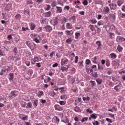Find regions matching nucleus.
Wrapping results in <instances>:
<instances>
[{"label":"nucleus","instance_id":"nucleus-19","mask_svg":"<svg viewBox=\"0 0 125 125\" xmlns=\"http://www.w3.org/2000/svg\"><path fill=\"white\" fill-rule=\"evenodd\" d=\"M112 64L114 66H117V65H119V61L118 60H114L112 61Z\"/></svg>","mask_w":125,"mask_h":125},{"label":"nucleus","instance_id":"nucleus-17","mask_svg":"<svg viewBox=\"0 0 125 125\" xmlns=\"http://www.w3.org/2000/svg\"><path fill=\"white\" fill-rule=\"evenodd\" d=\"M117 49L119 52H122L124 49V48H123L121 45L119 44L117 46Z\"/></svg>","mask_w":125,"mask_h":125},{"label":"nucleus","instance_id":"nucleus-21","mask_svg":"<svg viewBox=\"0 0 125 125\" xmlns=\"http://www.w3.org/2000/svg\"><path fill=\"white\" fill-rule=\"evenodd\" d=\"M95 4H102V0H94Z\"/></svg>","mask_w":125,"mask_h":125},{"label":"nucleus","instance_id":"nucleus-11","mask_svg":"<svg viewBox=\"0 0 125 125\" xmlns=\"http://www.w3.org/2000/svg\"><path fill=\"white\" fill-rule=\"evenodd\" d=\"M43 95H44L43 91H40V90L38 91V93L37 94L38 97H39V98H41L42 96H43Z\"/></svg>","mask_w":125,"mask_h":125},{"label":"nucleus","instance_id":"nucleus-37","mask_svg":"<svg viewBox=\"0 0 125 125\" xmlns=\"http://www.w3.org/2000/svg\"><path fill=\"white\" fill-rule=\"evenodd\" d=\"M47 21L46 20L43 19L41 21V24H47Z\"/></svg>","mask_w":125,"mask_h":125},{"label":"nucleus","instance_id":"nucleus-28","mask_svg":"<svg viewBox=\"0 0 125 125\" xmlns=\"http://www.w3.org/2000/svg\"><path fill=\"white\" fill-rule=\"evenodd\" d=\"M13 60H14L15 62H16L19 60H21V57L18 58L17 56H15L13 57Z\"/></svg>","mask_w":125,"mask_h":125},{"label":"nucleus","instance_id":"nucleus-5","mask_svg":"<svg viewBox=\"0 0 125 125\" xmlns=\"http://www.w3.org/2000/svg\"><path fill=\"white\" fill-rule=\"evenodd\" d=\"M44 28L46 30V32H48V33H50V32H52V27H51L49 25H46Z\"/></svg>","mask_w":125,"mask_h":125},{"label":"nucleus","instance_id":"nucleus-14","mask_svg":"<svg viewBox=\"0 0 125 125\" xmlns=\"http://www.w3.org/2000/svg\"><path fill=\"white\" fill-rule=\"evenodd\" d=\"M29 26L30 27V30L32 31H34L35 28H36V24H34V23H29Z\"/></svg>","mask_w":125,"mask_h":125},{"label":"nucleus","instance_id":"nucleus-4","mask_svg":"<svg viewBox=\"0 0 125 125\" xmlns=\"http://www.w3.org/2000/svg\"><path fill=\"white\" fill-rule=\"evenodd\" d=\"M54 108L56 111H63V107L60 106L59 104H55Z\"/></svg>","mask_w":125,"mask_h":125},{"label":"nucleus","instance_id":"nucleus-45","mask_svg":"<svg viewBox=\"0 0 125 125\" xmlns=\"http://www.w3.org/2000/svg\"><path fill=\"white\" fill-rule=\"evenodd\" d=\"M59 103H60V105H61V106H64V105L66 104V103H65V102L63 101H60Z\"/></svg>","mask_w":125,"mask_h":125},{"label":"nucleus","instance_id":"nucleus-9","mask_svg":"<svg viewBox=\"0 0 125 125\" xmlns=\"http://www.w3.org/2000/svg\"><path fill=\"white\" fill-rule=\"evenodd\" d=\"M57 13H62V7L57 6L56 7Z\"/></svg>","mask_w":125,"mask_h":125},{"label":"nucleus","instance_id":"nucleus-61","mask_svg":"<svg viewBox=\"0 0 125 125\" xmlns=\"http://www.w3.org/2000/svg\"><path fill=\"white\" fill-rule=\"evenodd\" d=\"M90 83H91L92 86H94L95 85V81H90Z\"/></svg>","mask_w":125,"mask_h":125},{"label":"nucleus","instance_id":"nucleus-57","mask_svg":"<svg viewBox=\"0 0 125 125\" xmlns=\"http://www.w3.org/2000/svg\"><path fill=\"white\" fill-rule=\"evenodd\" d=\"M32 105L33 104H32V103L29 102L27 103V107H28V108H32Z\"/></svg>","mask_w":125,"mask_h":125},{"label":"nucleus","instance_id":"nucleus-44","mask_svg":"<svg viewBox=\"0 0 125 125\" xmlns=\"http://www.w3.org/2000/svg\"><path fill=\"white\" fill-rule=\"evenodd\" d=\"M83 5H87V4H88V1H87V0H84L83 1Z\"/></svg>","mask_w":125,"mask_h":125},{"label":"nucleus","instance_id":"nucleus-23","mask_svg":"<svg viewBox=\"0 0 125 125\" xmlns=\"http://www.w3.org/2000/svg\"><path fill=\"white\" fill-rule=\"evenodd\" d=\"M74 110L76 112V113H80L81 112V108L78 106H76L74 108Z\"/></svg>","mask_w":125,"mask_h":125},{"label":"nucleus","instance_id":"nucleus-15","mask_svg":"<svg viewBox=\"0 0 125 125\" xmlns=\"http://www.w3.org/2000/svg\"><path fill=\"white\" fill-rule=\"evenodd\" d=\"M66 36H72L74 32L73 31L71 30H66Z\"/></svg>","mask_w":125,"mask_h":125},{"label":"nucleus","instance_id":"nucleus-2","mask_svg":"<svg viewBox=\"0 0 125 125\" xmlns=\"http://www.w3.org/2000/svg\"><path fill=\"white\" fill-rule=\"evenodd\" d=\"M69 62V60H68V59L66 58H63L61 60V66H63V65H67L68 64V62Z\"/></svg>","mask_w":125,"mask_h":125},{"label":"nucleus","instance_id":"nucleus-50","mask_svg":"<svg viewBox=\"0 0 125 125\" xmlns=\"http://www.w3.org/2000/svg\"><path fill=\"white\" fill-rule=\"evenodd\" d=\"M81 34L80 33H75V39H78L79 38V36H80Z\"/></svg>","mask_w":125,"mask_h":125},{"label":"nucleus","instance_id":"nucleus-49","mask_svg":"<svg viewBox=\"0 0 125 125\" xmlns=\"http://www.w3.org/2000/svg\"><path fill=\"white\" fill-rule=\"evenodd\" d=\"M105 65L107 67H110V60H108L107 62H106Z\"/></svg>","mask_w":125,"mask_h":125},{"label":"nucleus","instance_id":"nucleus-36","mask_svg":"<svg viewBox=\"0 0 125 125\" xmlns=\"http://www.w3.org/2000/svg\"><path fill=\"white\" fill-rule=\"evenodd\" d=\"M67 99V95L64 94L61 96V99H62V100H64V99Z\"/></svg>","mask_w":125,"mask_h":125},{"label":"nucleus","instance_id":"nucleus-16","mask_svg":"<svg viewBox=\"0 0 125 125\" xmlns=\"http://www.w3.org/2000/svg\"><path fill=\"white\" fill-rule=\"evenodd\" d=\"M9 81H13V78H14V74L13 73H10L9 74Z\"/></svg>","mask_w":125,"mask_h":125},{"label":"nucleus","instance_id":"nucleus-52","mask_svg":"<svg viewBox=\"0 0 125 125\" xmlns=\"http://www.w3.org/2000/svg\"><path fill=\"white\" fill-rule=\"evenodd\" d=\"M34 41L35 42H36V43H40V40L38 39V38H35Z\"/></svg>","mask_w":125,"mask_h":125},{"label":"nucleus","instance_id":"nucleus-53","mask_svg":"<svg viewBox=\"0 0 125 125\" xmlns=\"http://www.w3.org/2000/svg\"><path fill=\"white\" fill-rule=\"evenodd\" d=\"M117 4L118 5V6H121V5L123 4V3H122V1L119 0L117 2Z\"/></svg>","mask_w":125,"mask_h":125},{"label":"nucleus","instance_id":"nucleus-47","mask_svg":"<svg viewBox=\"0 0 125 125\" xmlns=\"http://www.w3.org/2000/svg\"><path fill=\"white\" fill-rule=\"evenodd\" d=\"M35 66L38 67V68H41L42 67L41 62L36 63Z\"/></svg>","mask_w":125,"mask_h":125},{"label":"nucleus","instance_id":"nucleus-35","mask_svg":"<svg viewBox=\"0 0 125 125\" xmlns=\"http://www.w3.org/2000/svg\"><path fill=\"white\" fill-rule=\"evenodd\" d=\"M15 18L17 19V20H20L21 19V15H20V14H18L15 16Z\"/></svg>","mask_w":125,"mask_h":125},{"label":"nucleus","instance_id":"nucleus-31","mask_svg":"<svg viewBox=\"0 0 125 125\" xmlns=\"http://www.w3.org/2000/svg\"><path fill=\"white\" fill-rule=\"evenodd\" d=\"M109 17L113 20H115V19H116V16L115 15V14H110Z\"/></svg>","mask_w":125,"mask_h":125},{"label":"nucleus","instance_id":"nucleus-24","mask_svg":"<svg viewBox=\"0 0 125 125\" xmlns=\"http://www.w3.org/2000/svg\"><path fill=\"white\" fill-rule=\"evenodd\" d=\"M90 117H91L93 120H96V119H97V115L95 113L91 114Z\"/></svg>","mask_w":125,"mask_h":125},{"label":"nucleus","instance_id":"nucleus-26","mask_svg":"<svg viewBox=\"0 0 125 125\" xmlns=\"http://www.w3.org/2000/svg\"><path fill=\"white\" fill-rule=\"evenodd\" d=\"M66 27L67 29H73L72 25H71V24H70V23L69 22L66 23Z\"/></svg>","mask_w":125,"mask_h":125},{"label":"nucleus","instance_id":"nucleus-34","mask_svg":"<svg viewBox=\"0 0 125 125\" xmlns=\"http://www.w3.org/2000/svg\"><path fill=\"white\" fill-rule=\"evenodd\" d=\"M73 42V40H72L71 38L68 39L66 40V43H68V44H70L71 42Z\"/></svg>","mask_w":125,"mask_h":125},{"label":"nucleus","instance_id":"nucleus-22","mask_svg":"<svg viewBox=\"0 0 125 125\" xmlns=\"http://www.w3.org/2000/svg\"><path fill=\"white\" fill-rule=\"evenodd\" d=\"M58 19H59V18L58 17H56L55 18V19H54V26H56V25H58Z\"/></svg>","mask_w":125,"mask_h":125},{"label":"nucleus","instance_id":"nucleus-8","mask_svg":"<svg viewBox=\"0 0 125 125\" xmlns=\"http://www.w3.org/2000/svg\"><path fill=\"white\" fill-rule=\"evenodd\" d=\"M43 15L45 17H50L52 15L51 12L48 11L47 12L43 13Z\"/></svg>","mask_w":125,"mask_h":125},{"label":"nucleus","instance_id":"nucleus-12","mask_svg":"<svg viewBox=\"0 0 125 125\" xmlns=\"http://www.w3.org/2000/svg\"><path fill=\"white\" fill-rule=\"evenodd\" d=\"M36 62H39V57H35L33 61L31 62V63L33 65H35Z\"/></svg>","mask_w":125,"mask_h":125},{"label":"nucleus","instance_id":"nucleus-30","mask_svg":"<svg viewBox=\"0 0 125 125\" xmlns=\"http://www.w3.org/2000/svg\"><path fill=\"white\" fill-rule=\"evenodd\" d=\"M38 103H39V100H35L33 102V106L35 107H37Z\"/></svg>","mask_w":125,"mask_h":125},{"label":"nucleus","instance_id":"nucleus-25","mask_svg":"<svg viewBox=\"0 0 125 125\" xmlns=\"http://www.w3.org/2000/svg\"><path fill=\"white\" fill-rule=\"evenodd\" d=\"M109 11H110V8H109L108 7H105L104 8V13H108Z\"/></svg>","mask_w":125,"mask_h":125},{"label":"nucleus","instance_id":"nucleus-6","mask_svg":"<svg viewBox=\"0 0 125 125\" xmlns=\"http://www.w3.org/2000/svg\"><path fill=\"white\" fill-rule=\"evenodd\" d=\"M11 94L13 97H16L18 96V94H19V92L18 91H13L11 92Z\"/></svg>","mask_w":125,"mask_h":125},{"label":"nucleus","instance_id":"nucleus-48","mask_svg":"<svg viewBox=\"0 0 125 125\" xmlns=\"http://www.w3.org/2000/svg\"><path fill=\"white\" fill-rule=\"evenodd\" d=\"M87 113H89V114H92L93 113V111L90 110V108H88L86 109Z\"/></svg>","mask_w":125,"mask_h":125},{"label":"nucleus","instance_id":"nucleus-3","mask_svg":"<svg viewBox=\"0 0 125 125\" xmlns=\"http://www.w3.org/2000/svg\"><path fill=\"white\" fill-rule=\"evenodd\" d=\"M111 10H116L117 9V5L114 3H110L108 4Z\"/></svg>","mask_w":125,"mask_h":125},{"label":"nucleus","instance_id":"nucleus-18","mask_svg":"<svg viewBox=\"0 0 125 125\" xmlns=\"http://www.w3.org/2000/svg\"><path fill=\"white\" fill-rule=\"evenodd\" d=\"M109 57H110V58H113L114 59H116L117 58V54L114 53H111L109 55Z\"/></svg>","mask_w":125,"mask_h":125},{"label":"nucleus","instance_id":"nucleus-63","mask_svg":"<svg viewBox=\"0 0 125 125\" xmlns=\"http://www.w3.org/2000/svg\"><path fill=\"white\" fill-rule=\"evenodd\" d=\"M93 125H99V123L97 121H94V122H93Z\"/></svg>","mask_w":125,"mask_h":125},{"label":"nucleus","instance_id":"nucleus-56","mask_svg":"<svg viewBox=\"0 0 125 125\" xmlns=\"http://www.w3.org/2000/svg\"><path fill=\"white\" fill-rule=\"evenodd\" d=\"M90 60L89 59H86L85 61V63L86 65H89L90 64Z\"/></svg>","mask_w":125,"mask_h":125},{"label":"nucleus","instance_id":"nucleus-20","mask_svg":"<svg viewBox=\"0 0 125 125\" xmlns=\"http://www.w3.org/2000/svg\"><path fill=\"white\" fill-rule=\"evenodd\" d=\"M50 8H51V6L50 5L46 4L44 5V10H50Z\"/></svg>","mask_w":125,"mask_h":125},{"label":"nucleus","instance_id":"nucleus-32","mask_svg":"<svg viewBox=\"0 0 125 125\" xmlns=\"http://www.w3.org/2000/svg\"><path fill=\"white\" fill-rule=\"evenodd\" d=\"M97 57H96V56L94 57L92 59V62L95 64H97Z\"/></svg>","mask_w":125,"mask_h":125},{"label":"nucleus","instance_id":"nucleus-43","mask_svg":"<svg viewBox=\"0 0 125 125\" xmlns=\"http://www.w3.org/2000/svg\"><path fill=\"white\" fill-rule=\"evenodd\" d=\"M74 121L76 122V123H79V121H80V118H79L78 116H76L74 118Z\"/></svg>","mask_w":125,"mask_h":125},{"label":"nucleus","instance_id":"nucleus-29","mask_svg":"<svg viewBox=\"0 0 125 125\" xmlns=\"http://www.w3.org/2000/svg\"><path fill=\"white\" fill-rule=\"evenodd\" d=\"M96 81L97 82V83L99 85L101 84V83H102V79H101L100 78H98V79H96Z\"/></svg>","mask_w":125,"mask_h":125},{"label":"nucleus","instance_id":"nucleus-51","mask_svg":"<svg viewBox=\"0 0 125 125\" xmlns=\"http://www.w3.org/2000/svg\"><path fill=\"white\" fill-rule=\"evenodd\" d=\"M21 120L22 121H28V116L27 115L26 116L21 118Z\"/></svg>","mask_w":125,"mask_h":125},{"label":"nucleus","instance_id":"nucleus-64","mask_svg":"<svg viewBox=\"0 0 125 125\" xmlns=\"http://www.w3.org/2000/svg\"><path fill=\"white\" fill-rule=\"evenodd\" d=\"M82 123L81 122H75L73 124V125H81Z\"/></svg>","mask_w":125,"mask_h":125},{"label":"nucleus","instance_id":"nucleus-39","mask_svg":"<svg viewBox=\"0 0 125 125\" xmlns=\"http://www.w3.org/2000/svg\"><path fill=\"white\" fill-rule=\"evenodd\" d=\"M6 72V69H2L0 72V76H3V73Z\"/></svg>","mask_w":125,"mask_h":125},{"label":"nucleus","instance_id":"nucleus-62","mask_svg":"<svg viewBox=\"0 0 125 125\" xmlns=\"http://www.w3.org/2000/svg\"><path fill=\"white\" fill-rule=\"evenodd\" d=\"M27 4H33V2L32 1V0H27L26 1Z\"/></svg>","mask_w":125,"mask_h":125},{"label":"nucleus","instance_id":"nucleus-33","mask_svg":"<svg viewBox=\"0 0 125 125\" xmlns=\"http://www.w3.org/2000/svg\"><path fill=\"white\" fill-rule=\"evenodd\" d=\"M61 70L62 71V72H64V71H67V70H68V67L62 66L61 67Z\"/></svg>","mask_w":125,"mask_h":125},{"label":"nucleus","instance_id":"nucleus-59","mask_svg":"<svg viewBox=\"0 0 125 125\" xmlns=\"http://www.w3.org/2000/svg\"><path fill=\"white\" fill-rule=\"evenodd\" d=\"M120 86V85H117L115 86H114V89H115V90H116V91H119V88H118V87H119V86Z\"/></svg>","mask_w":125,"mask_h":125},{"label":"nucleus","instance_id":"nucleus-58","mask_svg":"<svg viewBox=\"0 0 125 125\" xmlns=\"http://www.w3.org/2000/svg\"><path fill=\"white\" fill-rule=\"evenodd\" d=\"M52 97H54V96H55V95H56V93H55V92H54V91H52L51 92V94Z\"/></svg>","mask_w":125,"mask_h":125},{"label":"nucleus","instance_id":"nucleus-27","mask_svg":"<svg viewBox=\"0 0 125 125\" xmlns=\"http://www.w3.org/2000/svg\"><path fill=\"white\" fill-rule=\"evenodd\" d=\"M89 22L92 23V24H96L97 23V21L96 20V19H94L92 20H90Z\"/></svg>","mask_w":125,"mask_h":125},{"label":"nucleus","instance_id":"nucleus-7","mask_svg":"<svg viewBox=\"0 0 125 125\" xmlns=\"http://www.w3.org/2000/svg\"><path fill=\"white\" fill-rule=\"evenodd\" d=\"M108 34H109L108 35L109 39H110V40H113L115 39V33H112V32H109Z\"/></svg>","mask_w":125,"mask_h":125},{"label":"nucleus","instance_id":"nucleus-13","mask_svg":"<svg viewBox=\"0 0 125 125\" xmlns=\"http://www.w3.org/2000/svg\"><path fill=\"white\" fill-rule=\"evenodd\" d=\"M117 40H119V42H125V38L122 36H118Z\"/></svg>","mask_w":125,"mask_h":125},{"label":"nucleus","instance_id":"nucleus-54","mask_svg":"<svg viewBox=\"0 0 125 125\" xmlns=\"http://www.w3.org/2000/svg\"><path fill=\"white\" fill-rule=\"evenodd\" d=\"M27 30H29V28L28 27H22V32H25V31H27Z\"/></svg>","mask_w":125,"mask_h":125},{"label":"nucleus","instance_id":"nucleus-1","mask_svg":"<svg viewBox=\"0 0 125 125\" xmlns=\"http://www.w3.org/2000/svg\"><path fill=\"white\" fill-rule=\"evenodd\" d=\"M96 44L97 50L98 51H99V50H101V49H102V45H101V42L100 41H97Z\"/></svg>","mask_w":125,"mask_h":125},{"label":"nucleus","instance_id":"nucleus-38","mask_svg":"<svg viewBox=\"0 0 125 125\" xmlns=\"http://www.w3.org/2000/svg\"><path fill=\"white\" fill-rule=\"evenodd\" d=\"M112 80L113 82H119V84H121V83H122V82H121V81H119V80H116V78H115L114 77H112Z\"/></svg>","mask_w":125,"mask_h":125},{"label":"nucleus","instance_id":"nucleus-60","mask_svg":"<svg viewBox=\"0 0 125 125\" xmlns=\"http://www.w3.org/2000/svg\"><path fill=\"white\" fill-rule=\"evenodd\" d=\"M36 1L38 4L42 3V2L43 1V0H36Z\"/></svg>","mask_w":125,"mask_h":125},{"label":"nucleus","instance_id":"nucleus-41","mask_svg":"<svg viewBox=\"0 0 125 125\" xmlns=\"http://www.w3.org/2000/svg\"><path fill=\"white\" fill-rule=\"evenodd\" d=\"M109 70L107 71V75H111L113 73V70H112V68H109Z\"/></svg>","mask_w":125,"mask_h":125},{"label":"nucleus","instance_id":"nucleus-40","mask_svg":"<svg viewBox=\"0 0 125 125\" xmlns=\"http://www.w3.org/2000/svg\"><path fill=\"white\" fill-rule=\"evenodd\" d=\"M88 120V118L87 117H85L84 118H83L81 120L82 123H84V122L87 121Z\"/></svg>","mask_w":125,"mask_h":125},{"label":"nucleus","instance_id":"nucleus-10","mask_svg":"<svg viewBox=\"0 0 125 125\" xmlns=\"http://www.w3.org/2000/svg\"><path fill=\"white\" fill-rule=\"evenodd\" d=\"M11 7H12L11 4L9 3L7 4V6L4 8L5 11H9Z\"/></svg>","mask_w":125,"mask_h":125},{"label":"nucleus","instance_id":"nucleus-42","mask_svg":"<svg viewBox=\"0 0 125 125\" xmlns=\"http://www.w3.org/2000/svg\"><path fill=\"white\" fill-rule=\"evenodd\" d=\"M34 73V71L32 69H29L28 70V75H33V73Z\"/></svg>","mask_w":125,"mask_h":125},{"label":"nucleus","instance_id":"nucleus-55","mask_svg":"<svg viewBox=\"0 0 125 125\" xmlns=\"http://www.w3.org/2000/svg\"><path fill=\"white\" fill-rule=\"evenodd\" d=\"M105 120L106 122H108V123H110V124H112V123H113V121H112V120L108 118H106Z\"/></svg>","mask_w":125,"mask_h":125},{"label":"nucleus","instance_id":"nucleus-46","mask_svg":"<svg viewBox=\"0 0 125 125\" xmlns=\"http://www.w3.org/2000/svg\"><path fill=\"white\" fill-rule=\"evenodd\" d=\"M89 27L91 31H94V26H93V25H92L91 24H90L89 25Z\"/></svg>","mask_w":125,"mask_h":125}]
</instances>
